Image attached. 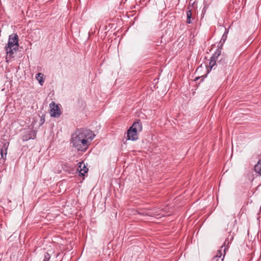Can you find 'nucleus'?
I'll return each mask as SVG.
<instances>
[{"instance_id": "nucleus-1", "label": "nucleus", "mask_w": 261, "mask_h": 261, "mask_svg": "<svg viewBox=\"0 0 261 261\" xmlns=\"http://www.w3.org/2000/svg\"><path fill=\"white\" fill-rule=\"evenodd\" d=\"M94 137V134L89 129H77L71 135V143L77 150L85 152Z\"/></svg>"}, {"instance_id": "nucleus-2", "label": "nucleus", "mask_w": 261, "mask_h": 261, "mask_svg": "<svg viewBox=\"0 0 261 261\" xmlns=\"http://www.w3.org/2000/svg\"><path fill=\"white\" fill-rule=\"evenodd\" d=\"M18 41L17 34L13 33L9 35L8 43L5 47L7 62L15 57L14 54L18 50Z\"/></svg>"}, {"instance_id": "nucleus-3", "label": "nucleus", "mask_w": 261, "mask_h": 261, "mask_svg": "<svg viewBox=\"0 0 261 261\" xmlns=\"http://www.w3.org/2000/svg\"><path fill=\"white\" fill-rule=\"evenodd\" d=\"M142 130V124L141 121L135 122L127 130V137L128 140L136 141L138 139V133Z\"/></svg>"}, {"instance_id": "nucleus-4", "label": "nucleus", "mask_w": 261, "mask_h": 261, "mask_svg": "<svg viewBox=\"0 0 261 261\" xmlns=\"http://www.w3.org/2000/svg\"><path fill=\"white\" fill-rule=\"evenodd\" d=\"M50 108V115L54 117H59L61 115V110L58 105H56L55 102L53 101L49 104Z\"/></svg>"}, {"instance_id": "nucleus-5", "label": "nucleus", "mask_w": 261, "mask_h": 261, "mask_svg": "<svg viewBox=\"0 0 261 261\" xmlns=\"http://www.w3.org/2000/svg\"><path fill=\"white\" fill-rule=\"evenodd\" d=\"M36 137V132L34 130L26 132L22 137L23 141H27L30 139H34Z\"/></svg>"}, {"instance_id": "nucleus-6", "label": "nucleus", "mask_w": 261, "mask_h": 261, "mask_svg": "<svg viewBox=\"0 0 261 261\" xmlns=\"http://www.w3.org/2000/svg\"><path fill=\"white\" fill-rule=\"evenodd\" d=\"M9 145V143L8 142H5L2 146H0V154L1 158L4 160H6V159Z\"/></svg>"}, {"instance_id": "nucleus-7", "label": "nucleus", "mask_w": 261, "mask_h": 261, "mask_svg": "<svg viewBox=\"0 0 261 261\" xmlns=\"http://www.w3.org/2000/svg\"><path fill=\"white\" fill-rule=\"evenodd\" d=\"M228 244H229L228 241L227 240H225V241L223 243V245L221 246V249L217 251L216 255L214 257H217V258H222L221 256L222 255V251L224 252V254H223V257H224L225 254L226 250L227 249V246H226V245H228Z\"/></svg>"}, {"instance_id": "nucleus-8", "label": "nucleus", "mask_w": 261, "mask_h": 261, "mask_svg": "<svg viewBox=\"0 0 261 261\" xmlns=\"http://www.w3.org/2000/svg\"><path fill=\"white\" fill-rule=\"evenodd\" d=\"M77 170L80 173V175L84 176L88 171V168L86 166L83 162H80L78 163Z\"/></svg>"}, {"instance_id": "nucleus-9", "label": "nucleus", "mask_w": 261, "mask_h": 261, "mask_svg": "<svg viewBox=\"0 0 261 261\" xmlns=\"http://www.w3.org/2000/svg\"><path fill=\"white\" fill-rule=\"evenodd\" d=\"M139 214L143 215H147L151 217H155L157 218H160L164 216V215H160V214H157L154 212H151V211H145L143 212H139Z\"/></svg>"}, {"instance_id": "nucleus-10", "label": "nucleus", "mask_w": 261, "mask_h": 261, "mask_svg": "<svg viewBox=\"0 0 261 261\" xmlns=\"http://www.w3.org/2000/svg\"><path fill=\"white\" fill-rule=\"evenodd\" d=\"M36 79L37 80L39 84L41 86H42L43 85L45 79L44 77V74L43 73H38L36 75Z\"/></svg>"}, {"instance_id": "nucleus-11", "label": "nucleus", "mask_w": 261, "mask_h": 261, "mask_svg": "<svg viewBox=\"0 0 261 261\" xmlns=\"http://www.w3.org/2000/svg\"><path fill=\"white\" fill-rule=\"evenodd\" d=\"M187 20L186 22L188 24H190L192 23V12L191 10H189V11H187Z\"/></svg>"}, {"instance_id": "nucleus-12", "label": "nucleus", "mask_w": 261, "mask_h": 261, "mask_svg": "<svg viewBox=\"0 0 261 261\" xmlns=\"http://www.w3.org/2000/svg\"><path fill=\"white\" fill-rule=\"evenodd\" d=\"M255 171L261 175V159L254 167Z\"/></svg>"}, {"instance_id": "nucleus-13", "label": "nucleus", "mask_w": 261, "mask_h": 261, "mask_svg": "<svg viewBox=\"0 0 261 261\" xmlns=\"http://www.w3.org/2000/svg\"><path fill=\"white\" fill-rule=\"evenodd\" d=\"M1 202L5 206H7L8 208H11V207L9 205V204L11 203V201L8 198H3Z\"/></svg>"}, {"instance_id": "nucleus-14", "label": "nucleus", "mask_w": 261, "mask_h": 261, "mask_svg": "<svg viewBox=\"0 0 261 261\" xmlns=\"http://www.w3.org/2000/svg\"><path fill=\"white\" fill-rule=\"evenodd\" d=\"M221 51L220 49H218L216 50L213 56L212 57V59H215L217 60H218V59L220 55H221Z\"/></svg>"}, {"instance_id": "nucleus-15", "label": "nucleus", "mask_w": 261, "mask_h": 261, "mask_svg": "<svg viewBox=\"0 0 261 261\" xmlns=\"http://www.w3.org/2000/svg\"><path fill=\"white\" fill-rule=\"evenodd\" d=\"M217 61V60L215 59H214L213 60V59H212V58L211 57L209 63L210 66L211 67V68H213V67L216 64Z\"/></svg>"}, {"instance_id": "nucleus-16", "label": "nucleus", "mask_w": 261, "mask_h": 261, "mask_svg": "<svg viewBox=\"0 0 261 261\" xmlns=\"http://www.w3.org/2000/svg\"><path fill=\"white\" fill-rule=\"evenodd\" d=\"M50 256L47 252H45L44 256V259L43 261H49L50 259Z\"/></svg>"}, {"instance_id": "nucleus-17", "label": "nucleus", "mask_w": 261, "mask_h": 261, "mask_svg": "<svg viewBox=\"0 0 261 261\" xmlns=\"http://www.w3.org/2000/svg\"><path fill=\"white\" fill-rule=\"evenodd\" d=\"M45 122V116H42L40 120V125H42Z\"/></svg>"}, {"instance_id": "nucleus-18", "label": "nucleus", "mask_w": 261, "mask_h": 261, "mask_svg": "<svg viewBox=\"0 0 261 261\" xmlns=\"http://www.w3.org/2000/svg\"><path fill=\"white\" fill-rule=\"evenodd\" d=\"M223 258H217V257H214L212 261H223Z\"/></svg>"}, {"instance_id": "nucleus-19", "label": "nucleus", "mask_w": 261, "mask_h": 261, "mask_svg": "<svg viewBox=\"0 0 261 261\" xmlns=\"http://www.w3.org/2000/svg\"><path fill=\"white\" fill-rule=\"evenodd\" d=\"M198 79H199V77H196V79H195V80H198Z\"/></svg>"}]
</instances>
